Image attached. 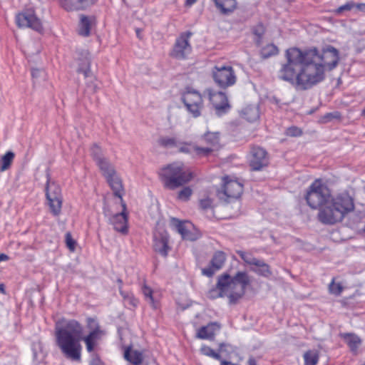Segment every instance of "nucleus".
<instances>
[{"label": "nucleus", "mask_w": 365, "mask_h": 365, "mask_svg": "<svg viewBox=\"0 0 365 365\" xmlns=\"http://www.w3.org/2000/svg\"><path fill=\"white\" fill-rule=\"evenodd\" d=\"M225 346V344H220L219 347V352H222L223 350V347Z\"/></svg>", "instance_id": "obj_54"}, {"label": "nucleus", "mask_w": 365, "mask_h": 365, "mask_svg": "<svg viewBox=\"0 0 365 365\" xmlns=\"http://www.w3.org/2000/svg\"><path fill=\"white\" fill-rule=\"evenodd\" d=\"M250 279L246 272H237L234 276L225 272L219 275L216 286L208 292V297H227L230 304H235L245 295Z\"/></svg>", "instance_id": "obj_4"}, {"label": "nucleus", "mask_w": 365, "mask_h": 365, "mask_svg": "<svg viewBox=\"0 0 365 365\" xmlns=\"http://www.w3.org/2000/svg\"><path fill=\"white\" fill-rule=\"evenodd\" d=\"M285 62L278 71V78L290 83L296 90L307 91L325 79L327 68L331 71L339 61V51L331 46L322 53L314 48L302 51L289 48L285 51Z\"/></svg>", "instance_id": "obj_1"}, {"label": "nucleus", "mask_w": 365, "mask_h": 365, "mask_svg": "<svg viewBox=\"0 0 365 365\" xmlns=\"http://www.w3.org/2000/svg\"><path fill=\"white\" fill-rule=\"evenodd\" d=\"M278 53V48L274 44H268L262 50V54L264 57L268 58Z\"/></svg>", "instance_id": "obj_36"}, {"label": "nucleus", "mask_w": 365, "mask_h": 365, "mask_svg": "<svg viewBox=\"0 0 365 365\" xmlns=\"http://www.w3.org/2000/svg\"><path fill=\"white\" fill-rule=\"evenodd\" d=\"M192 36L191 31H185L180 34L176 38L170 52V56L178 60H185L191 54L192 48L190 39Z\"/></svg>", "instance_id": "obj_7"}, {"label": "nucleus", "mask_w": 365, "mask_h": 365, "mask_svg": "<svg viewBox=\"0 0 365 365\" xmlns=\"http://www.w3.org/2000/svg\"><path fill=\"white\" fill-rule=\"evenodd\" d=\"M354 6V4L352 2H347L346 4L341 6L338 9L339 12H341L343 11H349L351 10Z\"/></svg>", "instance_id": "obj_44"}, {"label": "nucleus", "mask_w": 365, "mask_h": 365, "mask_svg": "<svg viewBox=\"0 0 365 365\" xmlns=\"http://www.w3.org/2000/svg\"><path fill=\"white\" fill-rule=\"evenodd\" d=\"M120 201L123 207L120 212L116 213L112 216H108L106 212H105V215L108 217L110 223L113 225L116 231L125 234L128 232V216L125 213L126 205L123 201L122 198Z\"/></svg>", "instance_id": "obj_16"}, {"label": "nucleus", "mask_w": 365, "mask_h": 365, "mask_svg": "<svg viewBox=\"0 0 365 365\" xmlns=\"http://www.w3.org/2000/svg\"><path fill=\"white\" fill-rule=\"evenodd\" d=\"M200 351L204 355L210 356L216 360L220 361V364L222 363V361H225L219 352H215L212 349L207 346H202Z\"/></svg>", "instance_id": "obj_32"}, {"label": "nucleus", "mask_w": 365, "mask_h": 365, "mask_svg": "<svg viewBox=\"0 0 365 365\" xmlns=\"http://www.w3.org/2000/svg\"><path fill=\"white\" fill-rule=\"evenodd\" d=\"M197 1V0H185V5L186 6H191L192 5H193L195 2Z\"/></svg>", "instance_id": "obj_48"}, {"label": "nucleus", "mask_w": 365, "mask_h": 365, "mask_svg": "<svg viewBox=\"0 0 365 365\" xmlns=\"http://www.w3.org/2000/svg\"><path fill=\"white\" fill-rule=\"evenodd\" d=\"M192 194V190L190 187H185L179 191L178 198L182 201H187Z\"/></svg>", "instance_id": "obj_37"}, {"label": "nucleus", "mask_w": 365, "mask_h": 365, "mask_svg": "<svg viewBox=\"0 0 365 365\" xmlns=\"http://www.w3.org/2000/svg\"><path fill=\"white\" fill-rule=\"evenodd\" d=\"M212 205V200L209 197L202 199L200 201V206L203 210H206V209L211 207Z\"/></svg>", "instance_id": "obj_43"}, {"label": "nucleus", "mask_w": 365, "mask_h": 365, "mask_svg": "<svg viewBox=\"0 0 365 365\" xmlns=\"http://www.w3.org/2000/svg\"><path fill=\"white\" fill-rule=\"evenodd\" d=\"M340 114L338 112L328 113L322 117V120L324 123L331 121L334 118H339Z\"/></svg>", "instance_id": "obj_42"}, {"label": "nucleus", "mask_w": 365, "mask_h": 365, "mask_svg": "<svg viewBox=\"0 0 365 365\" xmlns=\"http://www.w3.org/2000/svg\"><path fill=\"white\" fill-rule=\"evenodd\" d=\"M88 326L93 330L82 338L83 327L78 321L62 319L56 323V344L66 358L74 361H81V339L85 342L88 352L91 353L94 351L98 341L105 333L94 319H88Z\"/></svg>", "instance_id": "obj_3"}, {"label": "nucleus", "mask_w": 365, "mask_h": 365, "mask_svg": "<svg viewBox=\"0 0 365 365\" xmlns=\"http://www.w3.org/2000/svg\"><path fill=\"white\" fill-rule=\"evenodd\" d=\"M40 71L38 69H33L31 71V75L34 78H36L38 76V73Z\"/></svg>", "instance_id": "obj_50"}, {"label": "nucleus", "mask_w": 365, "mask_h": 365, "mask_svg": "<svg viewBox=\"0 0 365 365\" xmlns=\"http://www.w3.org/2000/svg\"><path fill=\"white\" fill-rule=\"evenodd\" d=\"M305 199L312 209H319L317 218L324 225H332L341 222L355 207L354 199L348 192L331 197L329 189L320 180L311 184Z\"/></svg>", "instance_id": "obj_2"}, {"label": "nucleus", "mask_w": 365, "mask_h": 365, "mask_svg": "<svg viewBox=\"0 0 365 365\" xmlns=\"http://www.w3.org/2000/svg\"><path fill=\"white\" fill-rule=\"evenodd\" d=\"M209 98L215 108L217 110H225L230 107L227 98L222 92L212 93L209 91Z\"/></svg>", "instance_id": "obj_21"}, {"label": "nucleus", "mask_w": 365, "mask_h": 365, "mask_svg": "<svg viewBox=\"0 0 365 365\" xmlns=\"http://www.w3.org/2000/svg\"><path fill=\"white\" fill-rule=\"evenodd\" d=\"M136 31H137V35H138V36H139V34H140L139 31H138V30H137Z\"/></svg>", "instance_id": "obj_56"}, {"label": "nucleus", "mask_w": 365, "mask_h": 365, "mask_svg": "<svg viewBox=\"0 0 365 365\" xmlns=\"http://www.w3.org/2000/svg\"><path fill=\"white\" fill-rule=\"evenodd\" d=\"M77 61L78 68L77 71L82 73L86 78L92 77V73L91 71V56L90 53L87 50H82L78 52Z\"/></svg>", "instance_id": "obj_19"}, {"label": "nucleus", "mask_w": 365, "mask_h": 365, "mask_svg": "<svg viewBox=\"0 0 365 365\" xmlns=\"http://www.w3.org/2000/svg\"><path fill=\"white\" fill-rule=\"evenodd\" d=\"M14 153L12 151H8L0 159V170L4 172L8 170L14 158Z\"/></svg>", "instance_id": "obj_29"}, {"label": "nucleus", "mask_w": 365, "mask_h": 365, "mask_svg": "<svg viewBox=\"0 0 365 365\" xmlns=\"http://www.w3.org/2000/svg\"><path fill=\"white\" fill-rule=\"evenodd\" d=\"M66 246L71 251H74L76 248V241L72 238L70 232L66 234Z\"/></svg>", "instance_id": "obj_39"}, {"label": "nucleus", "mask_w": 365, "mask_h": 365, "mask_svg": "<svg viewBox=\"0 0 365 365\" xmlns=\"http://www.w3.org/2000/svg\"><path fill=\"white\" fill-rule=\"evenodd\" d=\"M160 180L165 187L175 190L189 182L194 177L189 169H185L183 164L174 163L166 165L159 172Z\"/></svg>", "instance_id": "obj_5"}, {"label": "nucleus", "mask_w": 365, "mask_h": 365, "mask_svg": "<svg viewBox=\"0 0 365 365\" xmlns=\"http://www.w3.org/2000/svg\"><path fill=\"white\" fill-rule=\"evenodd\" d=\"M222 15H229L237 8L236 0H212Z\"/></svg>", "instance_id": "obj_23"}, {"label": "nucleus", "mask_w": 365, "mask_h": 365, "mask_svg": "<svg viewBox=\"0 0 365 365\" xmlns=\"http://www.w3.org/2000/svg\"><path fill=\"white\" fill-rule=\"evenodd\" d=\"M187 110L194 117L197 118L201 114L203 108V101L200 93L193 90L186 91L181 97Z\"/></svg>", "instance_id": "obj_9"}, {"label": "nucleus", "mask_w": 365, "mask_h": 365, "mask_svg": "<svg viewBox=\"0 0 365 365\" xmlns=\"http://www.w3.org/2000/svg\"><path fill=\"white\" fill-rule=\"evenodd\" d=\"M262 34H263L262 31H258V30L255 31V35H257V36H259V38H261V36H262Z\"/></svg>", "instance_id": "obj_52"}, {"label": "nucleus", "mask_w": 365, "mask_h": 365, "mask_svg": "<svg viewBox=\"0 0 365 365\" xmlns=\"http://www.w3.org/2000/svg\"><path fill=\"white\" fill-rule=\"evenodd\" d=\"M158 144L164 148H173L178 146V142L175 138L163 136L158 139Z\"/></svg>", "instance_id": "obj_31"}, {"label": "nucleus", "mask_w": 365, "mask_h": 365, "mask_svg": "<svg viewBox=\"0 0 365 365\" xmlns=\"http://www.w3.org/2000/svg\"><path fill=\"white\" fill-rule=\"evenodd\" d=\"M361 6H365V4H361V5L359 6V8H361Z\"/></svg>", "instance_id": "obj_57"}, {"label": "nucleus", "mask_w": 365, "mask_h": 365, "mask_svg": "<svg viewBox=\"0 0 365 365\" xmlns=\"http://www.w3.org/2000/svg\"><path fill=\"white\" fill-rule=\"evenodd\" d=\"M90 365H103V364L98 356H95L93 357Z\"/></svg>", "instance_id": "obj_46"}, {"label": "nucleus", "mask_w": 365, "mask_h": 365, "mask_svg": "<svg viewBox=\"0 0 365 365\" xmlns=\"http://www.w3.org/2000/svg\"><path fill=\"white\" fill-rule=\"evenodd\" d=\"M242 116L249 122H255L259 118V110L257 105H249L241 112Z\"/></svg>", "instance_id": "obj_25"}, {"label": "nucleus", "mask_w": 365, "mask_h": 365, "mask_svg": "<svg viewBox=\"0 0 365 365\" xmlns=\"http://www.w3.org/2000/svg\"><path fill=\"white\" fill-rule=\"evenodd\" d=\"M243 191V185L237 180H232L226 176L223 178L222 191L219 192L220 196L224 195L227 199H237Z\"/></svg>", "instance_id": "obj_14"}, {"label": "nucleus", "mask_w": 365, "mask_h": 365, "mask_svg": "<svg viewBox=\"0 0 365 365\" xmlns=\"http://www.w3.org/2000/svg\"><path fill=\"white\" fill-rule=\"evenodd\" d=\"M361 115L365 117V108L362 110Z\"/></svg>", "instance_id": "obj_55"}, {"label": "nucleus", "mask_w": 365, "mask_h": 365, "mask_svg": "<svg viewBox=\"0 0 365 365\" xmlns=\"http://www.w3.org/2000/svg\"><path fill=\"white\" fill-rule=\"evenodd\" d=\"M96 18L93 16L80 15L78 33L82 36H88L91 29L95 24Z\"/></svg>", "instance_id": "obj_22"}, {"label": "nucleus", "mask_w": 365, "mask_h": 365, "mask_svg": "<svg viewBox=\"0 0 365 365\" xmlns=\"http://www.w3.org/2000/svg\"><path fill=\"white\" fill-rule=\"evenodd\" d=\"M153 249L163 257L168 255L170 249L168 246V234L165 230H157L153 235Z\"/></svg>", "instance_id": "obj_17"}, {"label": "nucleus", "mask_w": 365, "mask_h": 365, "mask_svg": "<svg viewBox=\"0 0 365 365\" xmlns=\"http://www.w3.org/2000/svg\"><path fill=\"white\" fill-rule=\"evenodd\" d=\"M142 292L145 297V300L151 305L154 306V299L153 297V290L150 287L144 284L142 287Z\"/></svg>", "instance_id": "obj_38"}, {"label": "nucleus", "mask_w": 365, "mask_h": 365, "mask_svg": "<svg viewBox=\"0 0 365 365\" xmlns=\"http://www.w3.org/2000/svg\"><path fill=\"white\" fill-rule=\"evenodd\" d=\"M90 78H91V81L87 83V86H88V88H91L93 92L95 93L98 91V87L97 84L93 81V79L95 78L93 76H92V77H90Z\"/></svg>", "instance_id": "obj_45"}, {"label": "nucleus", "mask_w": 365, "mask_h": 365, "mask_svg": "<svg viewBox=\"0 0 365 365\" xmlns=\"http://www.w3.org/2000/svg\"><path fill=\"white\" fill-rule=\"evenodd\" d=\"M96 164L102 175L106 178V180L113 190L114 195L121 199V197L124 193V190L122 180L117 175L113 165L106 158L100 160Z\"/></svg>", "instance_id": "obj_6"}, {"label": "nucleus", "mask_w": 365, "mask_h": 365, "mask_svg": "<svg viewBox=\"0 0 365 365\" xmlns=\"http://www.w3.org/2000/svg\"><path fill=\"white\" fill-rule=\"evenodd\" d=\"M343 291V287L341 283H336L335 279L333 278L329 285V292L335 296H339Z\"/></svg>", "instance_id": "obj_33"}, {"label": "nucleus", "mask_w": 365, "mask_h": 365, "mask_svg": "<svg viewBox=\"0 0 365 365\" xmlns=\"http://www.w3.org/2000/svg\"><path fill=\"white\" fill-rule=\"evenodd\" d=\"M213 78L215 83L223 88L231 86L236 82V76L231 66H215L213 71Z\"/></svg>", "instance_id": "obj_10"}, {"label": "nucleus", "mask_w": 365, "mask_h": 365, "mask_svg": "<svg viewBox=\"0 0 365 365\" xmlns=\"http://www.w3.org/2000/svg\"><path fill=\"white\" fill-rule=\"evenodd\" d=\"M225 260L226 256L223 252L217 251L215 252L210 265L202 269V274L209 277H212L217 271L223 267Z\"/></svg>", "instance_id": "obj_18"}, {"label": "nucleus", "mask_w": 365, "mask_h": 365, "mask_svg": "<svg viewBox=\"0 0 365 365\" xmlns=\"http://www.w3.org/2000/svg\"><path fill=\"white\" fill-rule=\"evenodd\" d=\"M202 140L207 144L206 147H197L196 153L198 155H207L210 153L219 149L220 134L217 132H207L202 137Z\"/></svg>", "instance_id": "obj_15"}, {"label": "nucleus", "mask_w": 365, "mask_h": 365, "mask_svg": "<svg viewBox=\"0 0 365 365\" xmlns=\"http://www.w3.org/2000/svg\"><path fill=\"white\" fill-rule=\"evenodd\" d=\"M125 359L133 365H140L143 361V353L128 347L124 352Z\"/></svg>", "instance_id": "obj_26"}, {"label": "nucleus", "mask_w": 365, "mask_h": 365, "mask_svg": "<svg viewBox=\"0 0 365 365\" xmlns=\"http://www.w3.org/2000/svg\"><path fill=\"white\" fill-rule=\"evenodd\" d=\"M91 152V155L96 163L106 158L103 155L101 148L97 145H93L92 146Z\"/></svg>", "instance_id": "obj_35"}, {"label": "nucleus", "mask_w": 365, "mask_h": 365, "mask_svg": "<svg viewBox=\"0 0 365 365\" xmlns=\"http://www.w3.org/2000/svg\"><path fill=\"white\" fill-rule=\"evenodd\" d=\"M319 358L317 351L309 350L304 354V365H317Z\"/></svg>", "instance_id": "obj_30"}, {"label": "nucleus", "mask_w": 365, "mask_h": 365, "mask_svg": "<svg viewBox=\"0 0 365 365\" xmlns=\"http://www.w3.org/2000/svg\"><path fill=\"white\" fill-rule=\"evenodd\" d=\"M46 197L51 212L58 216L61 212L63 198L61 190L58 185L54 182L47 180L46 185Z\"/></svg>", "instance_id": "obj_8"}, {"label": "nucleus", "mask_w": 365, "mask_h": 365, "mask_svg": "<svg viewBox=\"0 0 365 365\" xmlns=\"http://www.w3.org/2000/svg\"><path fill=\"white\" fill-rule=\"evenodd\" d=\"M197 147V146H195L191 144L184 143L179 148V150L182 153H191L192 151L196 152L195 148Z\"/></svg>", "instance_id": "obj_41"}, {"label": "nucleus", "mask_w": 365, "mask_h": 365, "mask_svg": "<svg viewBox=\"0 0 365 365\" xmlns=\"http://www.w3.org/2000/svg\"><path fill=\"white\" fill-rule=\"evenodd\" d=\"M341 336L344 339L345 342L353 352H356L361 344V339L355 334L344 333L341 334Z\"/></svg>", "instance_id": "obj_27"}, {"label": "nucleus", "mask_w": 365, "mask_h": 365, "mask_svg": "<svg viewBox=\"0 0 365 365\" xmlns=\"http://www.w3.org/2000/svg\"><path fill=\"white\" fill-rule=\"evenodd\" d=\"M249 165L252 170L258 171L269 165L267 152L259 146H252L250 150Z\"/></svg>", "instance_id": "obj_12"}, {"label": "nucleus", "mask_w": 365, "mask_h": 365, "mask_svg": "<svg viewBox=\"0 0 365 365\" xmlns=\"http://www.w3.org/2000/svg\"><path fill=\"white\" fill-rule=\"evenodd\" d=\"M248 365H257V361L255 358L250 357L247 361Z\"/></svg>", "instance_id": "obj_47"}, {"label": "nucleus", "mask_w": 365, "mask_h": 365, "mask_svg": "<svg viewBox=\"0 0 365 365\" xmlns=\"http://www.w3.org/2000/svg\"><path fill=\"white\" fill-rule=\"evenodd\" d=\"M9 259V256L5 254H0V262L7 261Z\"/></svg>", "instance_id": "obj_49"}, {"label": "nucleus", "mask_w": 365, "mask_h": 365, "mask_svg": "<svg viewBox=\"0 0 365 365\" xmlns=\"http://www.w3.org/2000/svg\"><path fill=\"white\" fill-rule=\"evenodd\" d=\"M120 294L123 298L125 303L135 307L138 305V301L132 294L126 293L123 290H120Z\"/></svg>", "instance_id": "obj_34"}, {"label": "nucleus", "mask_w": 365, "mask_h": 365, "mask_svg": "<svg viewBox=\"0 0 365 365\" xmlns=\"http://www.w3.org/2000/svg\"><path fill=\"white\" fill-rule=\"evenodd\" d=\"M286 133L289 136L296 137L302 134V130L297 127L292 126L287 129Z\"/></svg>", "instance_id": "obj_40"}, {"label": "nucleus", "mask_w": 365, "mask_h": 365, "mask_svg": "<svg viewBox=\"0 0 365 365\" xmlns=\"http://www.w3.org/2000/svg\"><path fill=\"white\" fill-rule=\"evenodd\" d=\"M4 292H5V289H4V284H0V293H4Z\"/></svg>", "instance_id": "obj_53"}, {"label": "nucleus", "mask_w": 365, "mask_h": 365, "mask_svg": "<svg viewBox=\"0 0 365 365\" xmlns=\"http://www.w3.org/2000/svg\"><path fill=\"white\" fill-rule=\"evenodd\" d=\"M117 282H118V284H119V287H118V288H119V291H120V290H122V284H123V281H122V279H117Z\"/></svg>", "instance_id": "obj_51"}, {"label": "nucleus", "mask_w": 365, "mask_h": 365, "mask_svg": "<svg viewBox=\"0 0 365 365\" xmlns=\"http://www.w3.org/2000/svg\"><path fill=\"white\" fill-rule=\"evenodd\" d=\"M173 225L175 226L178 232L182 235L183 239L193 241L195 240V237L192 236L190 232L188 231L187 225L175 219H172Z\"/></svg>", "instance_id": "obj_28"}, {"label": "nucleus", "mask_w": 365, "mask_h": 365, "mask_svg": "<svg viewBox=\"0 0 365 365\" xmlns=\"http://www.w3.org/2000/svg\"><path fill=\"white\" fill-rule=\"evenodd\" d=\"M257 44H259V39H258V40L257 41Z\"/></svg>", "instance_id": "obj_58"}, {"label": "nucleus", "mask_w": 365, "mask_h": 365, "mask_svg": "<svg viewBox=\"0 0 365 365\" xmlns=\"http://www.w3.org/2000/svg\"><path fill=\"white\" fill-rule=\"evenodd\" d=\"M16 22L19 27L31 28L38 32L43 31V26L39 19L32 11L20 13L16 16Z\"/></svg>", "instance_id": "obj_13"}, {"label": "nucleus", "mask_w": 365, "mask_h": 365, "mask_svg": "<svg viewBox=\"0 0 365 365\" xmlns=\"http://www.w3.org/2000/svg\"><path fill=\"white\" fill-rule=\"evenodd\" d=\"M237 253L246 264L256 267L252 269V271L257 274L267 278L272 274L269 265L264 260L254 257L250 253L243 251H240Z\"/></svg>", "instance_id": "obj_11"}, {"label": "nucleus", "mask_w": 365, "mask_h": 365, "mask_svg": "<svg viewBox=\"0 0 365 365\" xmlns=\"http://www.w3.org/2000/svg\"><path fill=\"white\" fill-rule=\"evenodd\" d=\"M220 326L217 323H210L207 326L200 328L197 333V337L202 339H211L214 337Z\"/></svg>", "instance_id": "obj_24"}, {"label": "nucleus", "mask_w": 365, "mask_h": 365, "mask_svg": "<svg viewBox=\"0 0 365 365\" xmlns=\"http://www.w3.org/2000/svg\"><path fill=\"white\" fill-rule=\"evenodd\" d=\"M97 0H61V4L67 11L85 9L94 4Z\"/></svg>", "instance_id": "obj_20"}]
</instances>
